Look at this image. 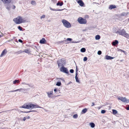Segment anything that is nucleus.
<instances>
[{
	"instance_id": "4c0bfd02",
	"label": "nucleus",
	"mask_w": 129,
	"mask_h": 129,
	"mask_svg": "<svg viewBox=\"0 0 129 129\" xmlns=\"http://www.w3.org/2000/svg\"><path fill=\"white\" fill-rule=\"evenodd\" d=\"M31 4L33 5H35L36 4V2L35 1H33L31 2Z\"/></svg>"
},
{
	"instance_id": "e2e57ef3",
	"label": "nucleus",
	"mask_w": 129,
	"mask_h": 129,
	"mask_svg": "<svg viewBox=\"0 0 129 129\" xmlns=\"http://www.w3.org/2000/svg\"><path fill=\"white\" fill-rule=\"evenodd\" d=\"M55 0H51V1L53 3H54Z\"/></svg>"
},
{
	"instance_id": "a211bd4d",
	"label": "nucleus",
	"mask_w": 129,
	"mask_h": 129,
	"mask_svg": "<svg viewBox=\"0 0 129 129\" xmlns=\"http://www.w3.org/2000/svg\"><path fill=\"white\" fill-rule=\"evenodd\" d=\"M116 7L115 5H111L109 6V9L110 10H112L116 8Z\"/></svg>"
},
{
	"instance_id": "6e6d98bb",
	"label": "nucleus",
	"mask_w": 129,
	"mask_h": 129,
	"mask_svg": "<svg viewBox=\"0 0 129 129\" xmlns=\"http://www.w3.org/2000/svg\"><path fill=\"white\" fill-rule=\"evenodd\" d=\"M58 79H60L61 80H62V81H63V82L64 81V80L63 79L61 78H58Z\"/></svg>"
},
{
	"instance_id": "79ce46f5",
	"label": "nucleus",
	"mask_w": 129,
	"mask_h": 129,
	"mask_svg": "<svg viewBox=\"0 0 129 129\" xmlns=\"http://www.w3.org/2000/svg\"><path fill=\"white\" fill-rule=\"evenodd\" d=\"M102 51L100 50H99L97 52V54L98 55H100L102 54Z\"/></svg>"
},
{
	"instance_id": "a19ab883",
	"label": "nucleus",
	"mask_w": 129,
	"mask_h": 129,
	"mask_svg": "<svg viewBox=\"0 0 129 129\" xmlns=\"http://www.w3.org/2000/svg\"><path fill=\"white\" fill-rule=\"evenodd\" d=\"M61 85V83L60 82H57L56 84V85L58 86H60Z\"/></svg>"
},
{
	"instance_id": "69168bd1",
	"label": "nucleus",
	"mask_w": 129,
	"mask_h": 129,
	"mask_svg": "<svg viewBox=\"0 0 129 129\" xmlns=\"http://www.w3.org/2000/svg\"><path fill=\"white\" fill-rule=\"evenodd\" d=\"M128 20L129 21V18L128 19Z\"/></svg>"
},
{
	"instance_id": "aec40b11",
	"label": "nucleus",
	"mask_w": 129,
	"mask_h": 129,
	"mask_svg": "<svg viewBox=\"0 0 129 129\" xmlns=\"http://www.w3.org/2000/svg\"><path fill=\"white\" fill-rule=\"evenodd\" d=\"M63 4V2L60 3V2L58 1L56 4V5L57 6H61Z\"/></svg>"
},
{
	"instance_id": "7c9ffc66",
	"label": "nucleus",
	"mask_w": 129,
	"mask_h": 129,
	"mask_svg": "<svg viewBox=\"0 0 129 129\" xmlns=\"http://www.w3.org/2000/svg\"><path fill=\"white\" fill-rule=\"evenodd\" d=\"M124 75L125 76L126 78H128L129 77V73H125Z\"/></svg>"
},
{
	"instance_id": "2eb2a0df",
	"label": "nucleus",
	"mask_w": 129,
	"mask_h": 129,
	"mask_svg": "<svg viewBox=\"0 0 129 129\" xmlns=\"http://www.w3.org/2000/svg\"><path fill=\"white\" fill-rule=\"evenodd\" d=\"M115 57H112L107 55H106L105 57V59L107 60H111L114 58Z\"/></svg>"
},
{
	"instance_id": "13d9d810",
	"label": "nucleus",
	"mask_w": 129,
	"mask_h": 129,
	"mask_svg": "<svg viewBox=\"0 0 129 129\" xmlns=\"http://www.w3.org/2000/svg\"><path fill=\"white\" fill-rule=\"evenodd\" d=\"M95 105V104H94V103L93 102H92V105H91L92 106H93Z\"/></svg>"
},
{
	"instance_id": "052dcab7",
	"label": "nucleus",
	"mask_w": 129,
	"mask_h": 129,
	"mask_svg": "<svg viewBox=\"0 0 129 129\" xmlns=\"http://www.w3.org/2000/svg\"><path fill=\"white\" fill-rule=\"evenodd\" d=\"M64 41H60V43H61L63 42H64Z\"/></svg>"
},
{
	"instance_id": "e433bc0d",
	"label": "nucleus",
	"mask_w": 129,
	"mask_h": 129,
	"mask_svg": "<svg viewBox=\"0 0 129 129\" xmlns=\"http://www.w3.org/2000/svg\"><path fill=\"white\" fill-rule=\"evenodd\" d=\"M73 118H77L78 117V115L77 114L74 115H73Z\"/></svg>"
},
{
	"instance_id": "6e6552de",
	"label": "nucleus",
	"mask_w": 129,
	"mask_h": 129,
	"mask_svg": "<svg viewBox=\"0 0 129 129\" xmlns=\"http://www.w3.org/2000/svg\"><path fill=\"white\" fill-rule=\"evenodd\" d=\"M118 100H120L124 103H127L128 101L126 98L121 97H119L118 98Z\"/></svg>"
},
{
	"instance_id": "7ed1b4c3",
	"label": "nucleus",
	"mask_w": 129,
	"mask_h": 129,
	"mask_svg": "<svg viewBox=\"0 0 129 129\" xmlns=\"http://www.w3.org/2000/svg\"><path fill=\"white\" fill-rule=\"evenodd\" d=\"M57 63L58 67H59L60 66L61 67L64 66L63 65L65 64L66 63V61L63 59H62L60 60H58Z\"/></svg>"
},
{
	"instance_id": "f704fd0d",
	"label": "nucleus",
	"mask_w": 129,
	"mask_h": 129,
	"mask_svg": "<svg viewBox=\"0 0 129 129\" xmlns=\"http://www.w3.org/2000/svg\"><path fill=\"white\" fill-rule=\"evenodd\" d=\"M64 9H53V11H62Z\"/></svg>"
},
{
	"instance_id": "ddd939ff",
	"label": "nucleus",
	"mask_w": 129,
	"mask_h": 129,
	"mask_svg": "<svg viewBox=\"0 0 129 129\" xmlns=\"http://www.w3.org/2000/svg\"><path fill=\"white\" fill-rule=\"evenodd\" d=\"M46 42V41L44 38H42L40 41V43L41 44H45Z\"/></svg>"
},
{
	"instance_id": "473e14b6",
	"label": "nucleus",
	"mask_w": 129,
	"mask_h": 129,
	"mask_svg": "<svg viewBox=\"0 0 129 129\" xmlns=\"http://www.w3.org/2000/svg\"><path fill=\"white\" fill-rule=\"evenodd\" d=\"M21 84L27 85H28L29 87H30L31 86L30 85V84H29L26 83L25 82H22L21 83Z\"/></svg>"
},
{
	"instance_id": "20e7f679",
	"label": "nucleus",
	"mask_w": 129,
	"mask_h": 129,
	"mask_svg": "<svg viewBox=\"0 0 129 129\" xmlns=\"http://www.w3.org/2000/svg\"><path fill=\"white\" fill-rule=\"evenodd\" d=\"M62 22L63 23V25L66 27L69 28L71 27L70 23L67 20L63 19L62 20Z\"/></svg>"
},
{
	"instance_id": "1a4fd4ad",
	"label": "nucleus",
	"mask_w": 129,
	"mask_h": 129,
	"mask_svg": "<svg viewBox=\"0 0 129 129\" xmlns=\"http://www.w3.org/2000/svg\"><path fill=\"white\" fill-rule=\"evenodd\" d=\"M26 90V89H24L23 88H20V89H17L15 90H11L8 92H16L17 91H21L23 93H24V91L25 90Z\"/></svg>"
},
{
	"instance_id": "cd10ccee",
	"label": "nucleus",
	"mask_w": 129,
	"mask_h": 129,
	"mask_svg": "<svg viewBox=\"0 0 129 129\" xmlns=\"http://www.w3.org/2000/svg\"><path fill=\"white\" fill-rule=\"evenodd\" d=\"M123 36L127 38H129V35L127 34V33L126 32V33H125L124 35Z\"/></svg>"
},
{
	"instance_id": "603ef678",
	"label": "nucleus",
	"mask_w": 129,
	"mask_h": 129,
	"mask_svg": "<svg viewBox=\"0 0 129 129\" xmlns=\"http://www.w3.org/2000/svg\"><path fill=\"white\" fill-rule=\"evenodd\" d=\"M78 68L76 66V73H78Z\"/></svg>"
},
{
	"instance_id": "4be33fe9",
	"label": "nucleus",
	"mask_w": 129,
	"mask_h": 129,
	"mask_svg": "<svg viewBox=\"0 0 129 129\" xmlns=\"http://www.w3.org/2000/svg\"><path fill=\"white\" fill-rule=\"evenodd\" d=\"M100 36L99 35H97L95 36V39L96 40H99L100 39Z\"/></svg>"
},
{
	"instance_id": "5701e85b",
	"label": "nucleus",
	"mask_w": 129,
	"mask_h": 129,
	"mask_svg": "<svg viewBox=\"0 0 129 129\" xmlns=\"http://www.w3.org/2000/svg\"><path fill=\"white\" fill-rule=\"evenodd\" d=\"M20 82L19 81V80H15L13 82V83L14 84H16V83H18Z\"/></svg>"
},
{
	"instance_id": "9d476101",
	"label": "nucleus",
	"mask_w": 129,
	"mask_h": 129,
	"mask_svg": "<svg viewBox=\"0 0 129 129\" xmlns=\"http://www.w3.org/2000/svg\"><path fill=\"white\" fill-rule=\"evenodd\" d=\"M29 107L30 108V109H32L34 108H41V107H40L38 105H35L33 104H31L30 103L29 104Z\"/></svg>"
},
{
	"instance_id": "c756f323",
	"label": "nucleus",
	"mask_w": 129,
	"mask_h": 129,
	"mask_svg": "<svg viewBox=\"0 0 129 129\" xmlns=\"http://www.w3.org/2000/svg\"><path fill=\"white\" fill-rule=\"evenodd\" d=\"M24 52H25L26 53H30V51L28 49H26L24 50V51H23Z\"/></svg>"
},
{
	"instance_id": "6ab92c4d",
	"label": "nucleus",
	"mask_w": 129,
	"mask_h": 129,
	"mask_svg": "<svg viewBox=\"0 0 129 129\" xmlns=\"http://www.w3.org/2000/svg\"><path fill=\"white\" fill-rule=\"evenodd\" d=\"M76 73V76L75 77V79L76 80V81L77 82L79 83V80L78 79V76H79L78 75V73Z\"/></svg>"
},
{
	"instance_id": "864d4df0",
	"label": "nucleus",
	"mask_w": 129,
	"mask_h": 129,
	"mask_svg": "<svg viewBox=\"0 0 129 129\" xmlns=\"http://www.w3.org/2000/svg\"><path fill=\"white\" fill-rule=\"evenodd\" d=\"M122 52H123L125 54H126L127 53L125 51L123 50L122 51Z\"/></svg>"
},
{
	"instance_id": "9b49d317",
	"label": "nucleus",
	"mask_w": 129,
	"mask_h": 129,
	"mask_svg": "<svg viewBox=\"0 0 129 129\" xmlns=\"http://www.w3.org/2000/svg\"><path fill=\"white\" fill-rule=\"evenodd\" d=\"M77 3L81 7H83L84 5V2L82 0H76Z\"/></svg>"
},
{
	"instance_id": "f3484780",
	"label": "nucleus",
	"mask_w": 129,
	"mask_h": 129,
	"mask_svg": "<svg viewBox=\"0 0 129 129\" xmlns=\"http://www.w3.org/2000/svg\"><path fill=\"white\" fill-rule=\"evenodd\" d=\"M46 93L47 94L48 97L49 98H51V95L53 93V91L51 90L49 92H47Z\"/></svg>"
},
{
	"instance_id": "680f3d73",
	"label": "nucleus",
	"mask_w": 129,
	"mask_h": 129,
	"mask_svg": "<svg viewBox=\"0 0 129 129\" xmlns=\"http://www.w3.org/2000/svg\"><path fill=\"white\" fill-rule=\"evenodd\" d=\"M50 10H51L53 11V9H52L50 7Z\"/></svg>"
},
{
	"instance_id": "f8f14e48",
	"label": "nucleus",
	"mask_w": 129,
	"mask_h": 129,
	"mask_svg": "<svg viewBox=\"0 0 129 129\" xmlns=\"http://www.w3.org/2000/svg\"><path fill=\"white\" fill-rule=\"evenodd\" d=\"M29 107V104L28 105L24 104L22 106L20 107L21 108H22L27 109H30V108Z\"/></svg>"
},
{
	"instance_id": "a18cd8bd",
	"label": "nucleus",
	"mask_w": 129,
	"mask_h": 129,
	"mask_svg": "<svg viewBox=\"0 0 129 129\" xmlns=\"http://www.w3.org/2000/svg\"><path fill=\"white\" fill-rule=\"evenodd\" d=\"M35 111H35L32 110V111H27V112H24L23 111H21V112H25V113H29V112H35Z\"/></svg>"
},
{
	"instance_id": "72a5a7b5",
	"label": "nucleus",
	"mask_w": 129,
	"mask_h": 129,
	"mask_svg": "<svg viewBox=\"0 0 129 129\" xmlns=\"http://www.w3.org/2000/svg\"><path fill=\"white\" fill-rule=\"evenodd\" d=\"M72 40V39L70 38H67L66 40H65V42L67 41H71Z\"/></svg>"
},
{
	"instance_id": "393cba45",
	"label": "nucleus",
	"mask_w": 129,
	"mask_h": 129,
	"mask_svg": "<svg viewBox=\"0 0 129 129\" xmlns=\"http://www.w3.org/2000/svg\"><path fill=\"white\" fill-rule=\"evenodd\" d=\"M89 125L92 128L94 127L95 126V124L93 123V122H91L90 123Z\"/></svg>"
},
{
	"instance_id": "c03bdc74",
	"label": "nucleus",
	"mask_w": 129,
	"mask_h": 129,
	"mask_svg": "<svg viewBox=\"0 0 129 129\" xmlns=\"http://www.w3.org/2000/svg\"><path fill=\"white\" fill-rule=\"evenodd\" d=\"M11 4L12 5V6L11 7L12 8V9H15L16 8V6L15 5H13V4Z\"/></svg>"
},
{
	"instance_id": "c9c22d12",
	"label": "nucleus",
	"mask_w": 129,
	"mask_h": 129,
	"mask_svg": "<svg viewBox=\"0 0 129 129\" xmlns=\"http://www.w3.org/2000/svg\"><path fill=\"white\" fill-rule=\"evenodd\" d=\"M22 23H25L26 22H27V20L25 19H22Z\"/></svg>"
},
{
	"instance_id": "f03ea898",
	"label": "nucleus",
	"mask_w": 129,
	"mask_h": 129,
	"mask_svg": "<svg viewBox=\"0 0 129 129\" xmlns=\"http://www.w3.org/2000/svg\"><path fill=\"white\" fill-rule=\"evenodd\" d=\"M13 21L16 24H20L22 23V17L20 16L17 17V18H14L13 19Z\"/></svg>"
},
{
	"instance_id": "dca6fc26",
	"label": "nucleus",
	"mask_w": 129,
	"mask_h": 129,
	"mask_svg": "<svg viewBox=\"0 0 129 129\" xmlns=\"http://www.w3.org/2000/svg\"><path fill=\"white\" fill-rule=\"evenodd\" d=\"M7 52V51L6 49H4L0 55V57H2L5 54H6Z\"/></svg>"
},
{
	"instance_id": "0e129e2a",
	"label": "nucleus",
	"mask_w": 129,
	"mask_h": 129,
	"mask_svg": "<svg viewBox=\"0 0 129 129\" xmlns=\"http://www.w3.org/2000/svg\"><path fill=\"white\" fill-rule=\"evenodd\" d=\"M123 61V60H120L121 61Z\"/></svg>"
},
{
	"instance_id": "09e8293b",
	"label": "nucleus",
	"mask_w": 129,
	"mask_h": 129,
	"mask_svg": "<svg viewBox=\"0 0 129 129\" xmlns=\"http://www.w3.org/2000/svg\"><path fill=\"white\" fill-rule=\"evenodd\" d=\"M54 91L55 92V93L57 91H59V90H58L56 88H55L54 89Z\"/></svg>"
},
{
	"instance_id": "8fccbe9b",
	"label": "nucleus",
	"mask_w": 129,
	"mask_h": 129,
	"mask_svg": "<svg viewBox=\"0 0 129 129\" xmlns=\"http://www.w3.org/2000/svg\"><path fill=\"white\" fill-rule=\"evenodd\" d=\"M45 15H43L41 17V18L42 19L45 18Z\"/></svg>"
},
{
	"instance_id": "58836bf2",
	"label": "nucleus",
	"mask_w": 129,
	"mask_h": 129,
	"mask_svg": "<svg viewBox=\"0 0 129 129\" xmlns=\"http://www.w3.org/2000/svg\"><path fill=\"white\" fill-rule=\"evenodd\" d=\"M127 15V14H126V13L125 12H123L121 14V16H126Z\"/></svg>"
},
{
	"instance_id": "2f4dec72",
	"label": "nucleus",
	"mask_w": 129,
	"mask_h": 129,
	"mask_svg": "<svg viewBox=\"0 0 129 129\" xmlns=\"http://www.w3.org/2000/svg\"><path fill=\"white\" fill-rule=\"evenodd\" d=\"M23 52V51H22L21 50H20V51H19L16 52H15V53L16 54H20V53H22Z\"/></svg>"
},
{
	"instance_id": "5fc2aeb1",
	"label": "nucleus",
	"mask_w": 129,
	"mask_h": 129,
	"mask_svg": "<svg viewBox=\"0 0 129 129\" xmlns=\"http://www.w3.org/2000/svg\"><path fill=\"white\" fill-rule=\"evenodd\" d=\"M126 109L127 110H129V105H128L126 108Z\"/></svg>"
},
{
	"instance_id": "412c9836",
	"label": "nucleus",
	"mask_w": 129,
	"mask_h": 129,
	"mask_svg": "<svg viewBox=\"0 0 129 129\" xmlns=\"http://www.w3.org/2000/svg\"><path fill=\"white\" fill-rule=\"evenodd\" d=\"M87 109L86 108H85L83 109L82 111L81 112V114H84L86 113V112H87Z\"/></svg>"
},
{
	"instance_id": "ea45409f",
	"label": "nucleus",
	"mask_w": 129,
	"mask_h": 129,
	"mask_svg": "<svg viewBox=\"0 0 129 129\" xmlns=\"http://www.w3.org/2000/svg\"><path fill=\"white\" fill-rule=\"evenodd\" d=\"M18 28L20 31L22 30V27H21L20 26H19L18 27Z\"/></svg>"
},
{
	"instance_id": "bb28decb",
	"label": "nucleus",
	"mask_w": 129,
	"mask_h": 129,
	"mask_svg": "<svg viewBox=\"0 0 129 129\" xmlns=\"http://www.w3.org/2000/svg\"><path fill=\"white\" fill-rule=\"evenodd\" d=\"M113 113L114 115H116L117 113V111L113 109L112 110Z\"/></svg>"
},
{
	"instance_id": "bf43d9fd",
	"label": "nucleus",
	"mask_w": 129,
	"mask_h": 129,
	"mask_svg": "<svg viewBox=\"0 0 129 129\" xmlns=\"http://www.w3.org/2000/svg\"><path fill=\"white\" fill-rule=\"evenodd\" d=\"M3 35H4L3 34L2 35H0V38H1L2 37H3Z\"/></svg>"
},
{
	"instance_id": "423d86ee",
	"label": "nucleus",
	"mask_w": 129,
	"mask_h": 129,
	"mask_svg": "<svg viewBox=\"0 0 129 129\" xmlns=\"http://www.w3.org/2000/svg\"><path fill=\"white\" fill-rule=\"evenodd\" d=\"M60 70L61 72L63 73H69L68 69L64 66L61 67L60 69Z\"/></svg>"
},
{
	"instance_id": "3c124183",
	"label": "nucleus",
	"mask_w": 129,
	"mask_h": 129,
	"mask_svg": "<svg viewBox=\"0 0 129 129\" xmlns=\"http://www.w3.org/2000/svg\"><path fill=\"white\" fill-rule=\"evenodd\" d=\"M18 41L21 43H22L23 42V41L20 39H19Z\"/></svg>"
},
{
	"instance_id": "49530a36",
	"label": "nucleus",
	"mask_w": 129,
	"mask_h": 129,
	"mask_svg": "<svg viewBox=\"0 0 129 129\" xmlns=\"http://www.w3.org/2000/svg\"><path fill=\"white\" fill-rule=\"evenodd\" d=\"M106 111L104 110H102L101 111V113L102 114H104L106 112Z\"/></svg>"
},
{
	"instance_id": "39448f33",
	"label": "nucleus",
	"mask_w": 129,
	"mask_h": 129,
	"mask_svg": "<svg viewBox=\"0 0 129 129\" xmlns=\"http://www.w3.org/2000/svg\"><path fill=\"white\" fill-rule=\"evenodd\" d=\"M77 21L80 24H86L87 22L86 19L85 18H83L81 17H79Z\"/></svg>"
},
{
	"instance_id": "0eeeda50",
	"label": "nucleus",
	"mask_w": 129,
	"mask_h": 129,
	"mask_svg": "<svg viewBox=\"0 0 129 129\" xmlns=\"http://www.w3.org/2000/svg\"><path fill=\"white\" fill-rule=\"evenodd\" d=\"M116 33L119 34V35L123 36L124 34L126 33V31L124 29H123L121 30L120 31L117 30L116 32Z\"/></svg>"
},
{
	"instance_id": "4d7b16f0",
	"label": "nucleus",
	"mask_w": 129,
	"mask_h": 129,
	"mask_svg": "<svg viewBox=\"0 0 129 129\" xmlns=\"http://www.w3.org/2000/svg\"><path fill=\"white\" fill-rule=\"evenodd\" d=\"M117 49H118V51H120L121 52H122V50L120 49H119V48H118Z\"/></svg>"
},
{
	"instance_id": "37998d69",
	"label": "nucleus",
	"mask_w": 129,
	"mask_h": 129,
	"mask_svg": "<svg viewBox=\"0 0 129 129\" xmlns=\"http://www.w3.org/2000/svg\"><path fill=\"white\" fill-rule=\"evenodd\" d=\"M87 60V58L86 57H84L83 59V61H85Z\"/></svg>"
},
{
	"instance_id": "b1692460",
	"label": "nucleus",
	"mask_w": 129,
	"mask_h": 129,
	"mask_svg": "<svg viewBox=\"0 0 129 129\" xmlns=\"http://www.w3.org/2000/svg\"><path fill=\"white\" fill-rule=\"evenodd\" d=\"M30 118V117L29 116H26L24 117L22 120L23 121H25L26 119H29Z\"/></svg>"
},
{
	"instance_id": "c85d7f7f",
	"label": "nucleus",
	"mask_w": 129,
	"mask_h": 129,
	"mask_svg": "<svg viewBox=\"0 0 129 129\" xmlns=\"http://www.w3.org/2000/svg\"><path fill=\"white\" fill-rule=\"evenodd\" d=\"M123 36L127 38H129V35L127 34V33L126 32V33H125L124 35Z\"/></svg>"
},
{
	"instance_id": "de8ad7c7",
	"label": "nucleus",
	"mask_w": 129,
	"mask_h": 129,
	"mask_svg": "<svg viewBox=\"0 0 129 129\" xmlns=\"http://www.w3.org/2000/svg\"><path fill=\"white\" fill-rule=\"evenodd\" d=\"M74 71L73 69H71L70 70V73H74Z\"/></svg>"
},
{
	"instance_id": "a878e982",
	"label": "nucleus",
	"mask_w": 129,
	"mask_h": 129,
	"mask_svg": "<svg viewBox=\"0 0 129 129\" xmlns=\"http://www.w3.org/2000/svg\"><path fill=\"white\" fill-rule=\"evenodd\" d=\"M86 50V49L84 48H82L81 49L80 51L82 52H85Z\"/></svg>"
},
{
	"instance_id": "4468645a",
	"label": "nucleus",
	"mask_w": 129,
	"mask_h": 129,
	"mask_svg": "<svg viewBox=\"0 0 129 129\" xmlns=\"http://www.w3.org/2000/svg\"><path fill=\"white\" fill-rule=\"evenodd\" d=\"M118 43V41L117 40H115L113 41L111 44L113 46H115L116 45H117Z\"/></svg>"
},
{
	"instance_id": "f257e3e1",
	"label": "nucleus",
	"mask_w": 129,
	"mask_h": 129,
	"mask_svg": "<svg viewBox=\"0 0 129 129\" xmlns=\"http://www.w3.org/2000/svg\"><path fill=\"white\" fill-rule=\"evenodd\" d=\"M4 4H5L4 6L7 9L10 11L11 9L13 2H12V0H1Z\"/></svg>"
}]
</instances>
